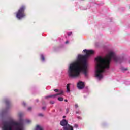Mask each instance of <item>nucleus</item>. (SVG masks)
I'll use <instances>...</instances> for the list:
<instances>
[{"instance_id": "19", "label": "nucleus", "mask_w": 130, "mask_h": 130, "mask_svg": "<svg viewBox=\"0 0 130 130\" xmlns=\"http://www.w3.org/2000/svg\"><path fill=\"white\" fill-rule=\"evenodd\" d=\"M75 108H78L79 107V105L78 104H76L75 105Z\"/></svg>"}, {"instance_id": "24", "label": "nucleus", "mask_w": 130, "mask_h": 130, "mask_svg": "<svg viewBox=\"0 0 130 130\" xmlns=\"http://www.w3.org/2000/svg\"><path fill=\"white\" fill-rule=\"evenodd\" d=\"M54 92H58V89H54Z\"/></svg>"}, {"instance_id": "7", "label": "nucleus", "mask_w": 130, "mask_h": 130, "mask_svg": "<svg viewBox=\"0 0 130 130\" xmlns=\"http://www.w3.org/2000/svg\"><path fill=\"white\" fill-rule=\"evenodd\" d=\"M77 88L79 90H82V89H84L85 88V82L83 81H79L77 83Z\"/></svg>"}, {"instance_id": "16", "label": "nucleus", "mask_w": 130, "mask_h": 130, "mask_svg": "<svg viewBox=\"0 0 130 130\" xmlns=\"http://www.w3.org/2000/svg\"><path fill=\"white\" fill-rule=\"evenodd\" d=\"M70 112V108H67L66 113H68Z\"/></svg>"}, {"instance_id": "14", "label": "nucleus", "mask_w": 130, "mask_h": 130, "mask_svg": "<svg viewBox=\"0 0 130 130\" xmlns=\"http://www.w3.org/2000/svg\"><path fill=\"white\" fill-rule=\"evenodd\" d=\"M18 116L21 118V117H22V116H23V113H19L18 114Z\"/></svg>"}, {"instance_id": "28", "label": "nucleus", "mask_w": 130, "mask_h": 130, "mask_svg": "<svg viewBox=\"0 0 130 130\" xmlns=\"http://www.w3.org/2000/svg\"><path fill=\"white\" fill-rule=\"evenodd\" d=\"M66 44H68V43H69V41H67L65 43Z\"/></svg>"}, {"instance_id": "26", "label": "nucleus", "mask_w": 130, "mask_h": 130, "mask_svg": "<svg viewBox=\"0 0 130 130\" xmlns=\"http://www.w3.org/2000/svg\"><path fill=\"white\" fill-rule=\"evenodd\" d=\"M68 35L69 36H70V35H72V32H70L68 33Z\"/></svg>"}, {"instance_id": "13", "label": "nucleus", "mask_w": 130, "mask_h": 130, "mask_svg": "<svg viewBox=\"0 0 130 130\" xmlns=\"http://www.w3.org/2000/svg\"><path fill=\"white\" fill-rule=\"evenodd\" d=\"M58 100L59 101H63V98L62 97L58 98Z\"/></svg>"}, {"instance_id": "1", "label": "nucleus", "mask_w": 130, "mask_h": 130, "mask_svg": "<svg viewBox=\"0 0 130 130\" xmlns=\"http://www.w3.org/2000/svg\"><path fill=\"white\" fill-rule=\"evenodd\" d=\"M111 59L117 63L126 62L125 55L124 54L120 56H116V54L112 51L108 52L107 54L104 57L98 56L95 58V69L94 75L99 80L103 78V75L107 73L110 67Z\"/></svg>"}, {"instance_id": "4", "label": "nucleus", "mask_w": 130, "mask_h": 130, "mask_svg": "<svg viewBox=\"0 0 130 130\" xmlns=\"http://www.w3.org/2000/svg\"><path fill=\"white\" fill-rule=\"evenodd\" d=\"M26 8L24 6H22L20 9L18 10V11L16 13V17L18 20H21L22 18L26 17V14H25V9Z\"/></svg>"}, {"instance_id": "30", "label": "nucleus", "mask_w": 130, "mask_h": 130, "mask_svg": "<svg viewBox=\"0 0 130 130\" xmlns=\"http://www.w3.org/2000/svg\"><path fill=\"white\" fill-rule=\"evenodd\" d=\"M63 118H66V116H63Z\"/></svg>"}, {"instance_id": "5", "label": "nucleus", "mask_w": 130, "mask_h": 130, "mask_svg": "<svg viewBox=\"0 0 130 130\" xmlns=\"http://www.w3.org/2000/svg\"><path fill=\"white\" fill-rule=\"evenodd\" d=\"M60 124L63 126L64 130H74L73 126L69 124V122L66 119L62 120L60 122Z\"/></svg>"}, {"instance_id": "18", "label": "nucleus", "mask_w": 130, "mask_h": 130, "mask_svg": "<svg viewBox=\"0 0 130 130\" xmlns=\"http://www.w3.org/2000/svg\"><path fill=\"white\" fill-rule=\"evenodd\" d=\"M122 71H127V68H125L124 67H122L121 68Z\"/></svg>"}, {"instance_id": "3", "label": "nucleus", "mask_w": 130, "mask_h": 130, "mask_svg": "<svg viewBox=\"0 0 130 130\" xmlns=\"http://www.w3.org/2000/svg\"><path fill=\"white\" fill-rule=\"evenodd\" d=\"M30 120H21L20 122L5 121L3 123L2 130H23L24 123H30Z\"/></svg>"}, {"instance_id": "8", "label": "nucleus", "mask_w": 130, "mask_h": 130, "mask_svg": "<svg viewBox=\"0 0 130 130\" xmlns=\"http://www.w3.org/2000/svg\"><path fill=\"white\" fill-rule=\"evenodd\" d=\"M4 102L6 103L7 106H9L10 105V103H11V101H10V99L8 98H6L4 99Z\"/></svg>"}, {"instance_id": "12", "label": "nucleus", "mask_w": 130, "mask_h": 130, "mask_svg": "<svg viewBox=\"0 0 130 130\" xmlns=\"http://www.w3.org/2000/svg\"><path fill=\"white\" fill-rule=\"evenodd\" d=\"M7 112V110L3 111L2 113L0 112V115H4Z\"/></svg>"}, {"instance_id": "20", "label": "nucleus", "mask_w": 130, "mask_h": 130, "mask_svg": "<svg viewBox=\"0 0 130 130\" xmlns=\"http://www.w3.org/2000/svg\"><path fill=\"white\" fill-rule=\"evenodd\" d=\"M28 111H31V110H32V107H28Z\"/></svg>"}, {"instance_id": "29", "label": "nucleus", "mask_w": 130, "mask_h": 130, "mask_svg": "<svg viewBox=\"0 0 130 130\" xmlns=\"http://www.w3.org/2000/svg\"><path fill=\"white\" fill-rule=\"evenodd\" d=\"M64 101H65V102H68V100L65 99V100H64Z\"/></svg>"}, {"instance_id": "2", "label": "nucleus", "mask_w": 130, "mask_h": 130, "mask_svg": "<svg viewBox=\"0 0 130 130\" xmlns=\"http://www.w3.org/2000/svg\"><path fill=\"white\" fill-rule=\"evenodd\" d=\"M83 52L86 53L85 55L79 54L77 57V62H73L68 67V74L69 78L77 79L81 76V72H82L86 78L89 76V64H88V58L95 53L93 50L85 49Z\"/></svg>"}, {"instance_id": "11", "label": "nucleus", "mask_w": 130, "mask_h": 130, "mask_svg": "<svg viewBox=\"0 0 130 130\" xmlns=\"http://www.w3.org/2000/svg\"><path fill=\"white\" fill-rule=\"evenodd\" d=\"M40 56L41 61H42V62H44V61H45V58L44 57V56L43 55V54H41Z\"/></svg>"}, {"instance_id": "10", "label": "nucleus", "mask_w": 130, "mask_h": 130, "mask_svg": "<svg viewBox=\"0 0 130 130\" xmlns=\"http://www.w3.org/2000/svg\"><path fill=\"white\" fill-rule=\"evenodd\" d=\"M36 130H43V128L40 125H37L36 127Z\"/></svg>"}, {"instance_id": "15", "label": "nucleus", "mask_w": 130, "mask_h": 130, "mask_svg": "<svg viewBox=\"0 0 130 130\" xmlns=\"http://www.w3.org/2000/svg\"><path fill=\"white\" fill-rule=\"evenodd\" d=\"M74 127H75V128H78V127H79V125L77 124H75L74 125Z\"/></svg>"}, {"instance_id": "22", "label": "nucleus", "mask_w": 130, "mask_h": 130, "mask_svg": "<svg viewBox=\"0 0 130 130\" xmlns=\"http://www.w3.org/2000/svg\"><path fill=\"white\" fill-rule=\"evenodd\" d=\"M77 118H78V119L82 120V117H81V116H78Z\"/></svg>"}, {"instance_id": "17", "label": "nucleus", "mask_w": 130, "mask_h": 130, "mask_svg": "<svg viewBox=\"0 0 130 130\" xmlns=\"http://www.w3.org/2000/svg\"><path fill=\"white\" fill-rule=\"evenodd\" d=\"M81 113H82V112L80 110L76 111V114H81Z\"/></svg>"}, {"instance_id": "31", "label": "nucleus", "mask_w": 130, "mask_h": 130, "mask_svg": "<svg viewBox=\"0 0 130 130\" xmlns=\"http://www.w3.org/2000/svg\"><path fill=\"white\" fill-rule=\"evenodd\" d=\"M36 101H37V102H38V100H37Z\"/></svg>"}, {"instance_id": "21", "label": "nucleus", "mask_w": 130, "mask_h": 130, "mask_svg": "<svg viewBox=\"0 0 130 130\" xmlns=\"http://www.w3.org/2000/svg\"><path fill=\"white\" fill-rule=\"evenodd\" d=\"M50 103L51 104H54V101H51L50 102Z\"/></svg>"}, {"instance_id": "9", "label": "nucleus", "mask_w": 130, "mask_h": 130, "mask_svg": "<svg viewBox=\"0 0 130 130\" xmlns=\"http://www.w3.org/2000/svg\"><path fill=\"white\" fill-rule=\"evenodd\" d=\"M71 84L69 83L67 85L66 89H67V92L70 93L71 92Z\"/></svg>"}, {"instance_id": "23", "label": "nucleus", "mask_w": 130, "mask_h": 130, "mask_svg": "<svg viewBox=\"0 0 130 130\" xmlns=\"http://www.w3.org/2000/svg\"><path fill=\"white\" fill-rule=\"evenodd\" d=\"M39 116H43V114L42 113H40L38 114Z\"/></svg>"}, {"instance_id": "27", "label": "nucleus", "mask_w": 130, "mask_h": 130, "mask_svg": "<svg viewBox=\"0 0 130 130\" xmlns=\"http://www.w3.org/2000/svg\"><path fill=\"white\" fill-rule=\"evenodd\" d=\"M42 108V109L45 110V109H46V107H43Z\"/></svg>"}, {"instance_id": "6", "label": "nucleus", "mask_w": 130, "mask_h": 130, "mask_svg": "<svg viewBox=\"0 0 130 130\" xmlns=\"http://www.w3.org/2000/svg\"><path fill=\"white\" fill-rule=\"evenodd\" d=\"M63 94V91L62 90H60L58 91V93H56L55 94H50L49 95H47L45 97V99H47V98H56L57 96L59 95H62Z\"/></svg>"}, {"instance_id": "25", "label": "nucleus", "mask_w": 130, "mask_h": 130, "mask_svg": "<svg viewBox=\"0 0 130 130\" xmlns=\"http://www.w3.org/2000/svg\"><path fill=\"white\" fill-rule=\"evenodd\" d=\"M22 104H23V105H24V106H25L26 105V102H23L22 103Z\"/></svg>"}]
</instances>
